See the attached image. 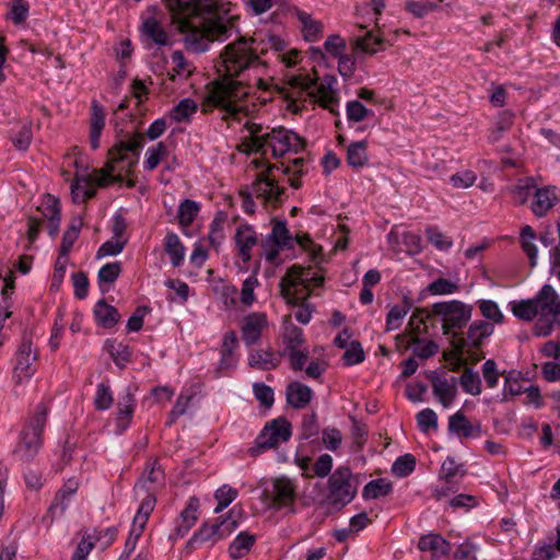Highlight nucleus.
Returning <instances> with one entry per match:
<instances>
[{
  "instance_id": "1",
  "label": "nucleus",
  "mask_w": 560,
  "mask_h": 560,
  "mask_svg": "<svg viewBox=\"0 0 560 560\" xmlns=\"http://www.w3.org/2000/svg\"><path fill=\"white\" fill-rule=\"evenodd\" d=\"M228 19H234L235 26L230 31L225 39L233 32L237 34V37L229 43L219 55L217 69L222 77L212 82V86L201 105V112L209 114L213 108H219L224 110L229 117L238 119V115L244 114L245 108L237 103L245 98L249 91L245 82L235 79L249 69L266 66V62L260 57L267 52L268 48L264 40L241 34L237 25L240 18L237 15H232Z\"/></svg>"
},
{
  "instance_id": "2",
  "label": "nucleus",
  "mask_w": 560,
  "mask_h": 560,
  "mask_svg": "<svg viewBox=\"0 0 560 560\" xmlns=\"http://www.w3.org/2000/svg\"><path fill=\"white\" fill-rule=\"evenodd\" d=\"M172 13V24L184 34L187 50L203 52L215 40L222 42L235 26L234 19L218 15L217 0H163Z\"/></svg>"
},
{
  "instance_id": "3",
  "label": "nucleus",
  "mask_w": 560,
  "mask_h": 560,
  "mask_svg": "<svg viewBox=\"0 0 560 560\" xmlns=\"http://www.w3.org/2000/svg\"><path fill=\"white\" fill-rule=\"evenodd\" d=\"M144 145V135L141 132L129 133L117 138L107 152L105 165L95 170V176L75 177L71 184L73 202H84L96 195L91 187L95 183L98 187H107L113 183H121L122 174L130 175L139 162L140 152Z\"/></svg>"
},
{
  "instance_id": "4",
  "label": "nucleus",
  "mask_w": 560,
  "mask_h": 560,
  "mask_svg": "<svg viewBox=\"0 0 560 560\" xmlns=\"http://www.w3.org/2000/svg\"><path fill=\"white\" fill-rule=\"evenodd\" d=\"M332 77H325L324 82L318 83L317 78L310 74L291 75L285 86H277L278 93L288 102L287 108L294 114L302 112L308 97L318 101L324 107L334 102Z\"/></svg>"
},
{
  "instance_id": "5",
  "label": "nucleus",
  "mask_w": 560,
  "mask_h": 560,
  "mask_svg": "<svg viewBox=\"0 0 560 560\" xmlns=\"http://www.w3.org/2000/svg\"><path fill=\"white\" fill-rule=\"evenodd\" d=\"M512 312L516 317L527 322L539 316V322L546 324L549 329L552 324L560 326V299L550 284H544L534 299L514 303Z\"/></svg>"
},
{
  "instance_id": "6",
  "label": "nucleus",
  "mask_w": 560,
  "mask_h": 560,
  "mask_svg": "<svg viewBox=\"0 0 560 560\" xmlns=\"http://www.w3.org/2000/svg\"><path fill=\"white\" fill-rule=\"evenodd\" d=\"M324 279L322 271L316 268L293 265L280 280V293L288 304H299L302 295L310 296L312 288L320 287Z\"/></svg>"
},
{
  "instance_id": "7",
  "label": "nucleus",
  "mask_w": 560,
  "mask_h": 560,
  "mask_svg": "<svg viewBox=\"0 0 560 560\" xmlns=\"http://www.w3.org/2000/svg\"><path fill=\"white\" fill-rule=\"evenodd\" d=\"M47 422V407L38 404L34 413L23 427L13 450V457L21 464L31 463L43 445V433Z\"/></svg>"
},
{
  "instance_id": "8",
  "label": "nucleus",
  "mask_w": 560,
  "mask_h": 560,
  "mask_svg": "<svg viewBox=\"0 0 560 560\" xmlns=\"http://www.w3.org/2000/svg\"><path fill=\"white\" fill-rule=\"evenodd\" d=\"M305 160L296 158L291 161V164H285L283 161L279 164H269L267 170L259 173L253 183L255 196L261 199L264 203H271L277 206L282 201L284 188L278 185V180L271 176L273 170H282L287 175H302L303 165Z\"/></svg>"
},
{
  "instance_id": "9",
  "label": "nucleus",
  "mask_w": 560,
  "mask_h": 560,
  "mask_svg": "<svg viewBox=\"0 0 560 560\" xmlns=\"http://www.w3.org/2000/svg\"><path fill=\"white\" fill-rule=\"evenodd\" d=\"M494 331V326L490 322L475 320L465 334L453 332L451 343L460 346L470 359V364H477L485 359L486 353L481 351L485 339L490 337Z\"/></svg>"
},
{
  "instance_id": "10",
  "label": "nucleus",
  "mask_w": 560,
  "mask_h": 560,
  "mask_svg": "<svg viewBox=\"0 0 560 560\" xmlns=\"http://www.w3.org/2000/svg\"><path fill=\"white\" fill-rule=\"evenodd\" d=\"M254 143L256 148H261V154L266 153V148H270L273 158H281L288 152L298 153L305 148L304 138L284 127L272 128L262 138H255Z\"/></svg>"
},
{
  "instance_id": "11",
  "label": "nucleus",
  "mask_w": 560,
  "mask_h": 560,
  "mask_svg": "<svg viewBox=\"0 0 560 560\" xmlns=\"http://www.w3.org/2000/svg\"><path fill=\"white\" fill-rule=\"evenodd\" d=\"M292 435V425L285 417H278L265 424L256 436L253 446L247 450L252 457H257L280 443L288 442Z\"/></svg>"
},
{
  "instance_id": "12",
  "label": "nucleus",
  "mask_w": 560,
  "mask_h": 560,
  "mask_svg": "<svg viewBox=\"0 0 560 560\" xmlns=\"http://www.w3.org/2000/svg\"><path fill=\"white\" fill-rule=\"evenodd\" d=\"M432 313L434 316L441 317L443 334L453 335L454 330L462 329L470 320L472 306L462 301L452 300L434 303Z\"/></svg>"
},
{
  "instance_id": "13",
  "label": "nucleus",
  "mask_w": 560,
  "mask_h": 560,
  "mask_svg": "<svg viewBox=\"0 0 560 560\" xmlns=\"http://www.w3.org/2000/svg\"><path fill=\"white\" fill-rule=\"evenodd\" d=\"M328 501L341 509L350 502V468L338 467L328 479Z\"/></svg>"
},
{
  "instance_id": "14",
  "label": "nucleus",
  "mask_w": 560,
  "mask_h": 560,
  "mask_svg": "<svg viewBox=\"0 0 560 560\" xmlns=\"http://www.w3.org/2000/svg\"><path fill=\"white\" fill-rule=\"evenodd\" d=\"M296 498V485L290 478L281 476L272 480L271 508L278 511L291 508V512H294Z\"/></svg>"
},
{
  "instance_id": "15",
  "label": "nucleus",
  "mask_w": 560,
  "mask_h": 560,
  "mask_svg": "<svg viewBox=\"0 0 560 560\" xmlns=\"http://www.w3.org/2000/svg\"><path fill=\"white\" fill-rule=\"evenodd\" d=\"M434 317L433 313H429L424 308H416L411 315L406 332L396 337L397 347L399 342L407 339L408 343L417 345L421 342L420 336L428 332V320H432Z\"/></svg>"
},
{
  "instance_id": "16",
  "label": "nucleus",
  "mask_w": 560,
  "mask_h": 560,
  "mask_svg": "<svg viewBox=\"0 0 560 560\" xmlns=\"http://www.w3.org/2000/svg\"><path fill=\"white\" fill-rule=\"evenodd\" d=\"M165 479L164 470L162 469L158 458L147 462L143 472L135 486V489H144L149 493H154L155 490L163 486Z\"/></svg>"
},
{
  "instance_id": "17",
  "label": "nucleus",
  "mask_w": 560,
  "mask_h": 560,
  "mask_svg": "<svg viewBox=\"0 0 560 560\" xmlns=\"http://www.w3.org/2000/svg\"><path fill=\"white\" fill-rule=\"evenodd\" d=\"M429 377L434 396L444 407H448L457 395V380L452 377L451 382H448L446 378H441L436 372H430Z\"/></svg>"
},
{
  "instance_id": "18",
  "label": "nucleus",
  "mask_w": 560,
  "mask_h": 560,
  "mask_svg": "<svg viewBox=\"0 0 560 560\" xmlns=\"http://www.w3.org/2000/svg\"><path fill=\"white\" fill-rule=\"evenodd\" d=\"M385 48L384 37L373 34L372 31H368L363 35L357 36L354 43H352V59L359 54L372 56Z\"/></svg>"
},
{
  "instance_id": "19",
  "label": "nucleus",
  "mask_w": 560,
  "mask_h": 560,
  "mask_svg": "<svg viewBox=\"0 0 560 560\" xmlns=\"http://www.w3.org/2000/svg\"><path fill=\"white\" fill-rule=\"evenodd\" d=\"M234 238L238 248V256L244 262H248L252 258L250 250L258 243L254 228L248 224L240 225Z\"/></svg>"
},
{
  "instance_id": "20",
  "label": "nucleus",
  "mask_w": 560,
  "mask_h": 560,
  "mask_svg": "<svg viewBox=\"0 0 560 560\" xmlns=\"http://www.w3.org/2000/svg\"><path fill=\"white\" fill-rule=\"evenodd\" d=\"M105 109L96 100L91 103L90 143L93 150L100 148V139L105 127Z\"/></svg>"
},
{
  "instance_id": "21",
  "label": "nucleus",
  "mask_w": 560,
  "mask_h": 560,
  "mask_svg": "<svg viewBox=\"0 0 560 560\" xmlns=\"http://www.w3.org/2000/svg\"><path fill=\"white\" fill-rule=\"evenodd\" d=\"M448 430L460 438H477L481 434V424H472L462 411H457L448 419Z\"/></svg>"
},
{
  "instance_id": "22",
  "label": "nucleus",
  "mask_w": 560,
  "mask_h": 560,
  "mask_svg": "<svg viewBox=\"0 0 560 560\" xmlns=\"http://www.w3.org/2000/svg\"><path fill=\"white\" fill-rule=\"evenodd\" d=\"M270 244L285 247L287 249L293 248V236H291L284 220H272L271 233L262 241L261 245L267 247Z\"/></svg>"
},
{
  "instance_id": "23",
  "label": "nucleus",
  "mask_w": 560,
  "mask_h": 560,
  "mask_svg": "<svg viewBox=\"0 0 560 560\" xmlns=\"http://www.w3.org/2000/svg\"><path fill=\"white\" fill-rule=\"evenodd\" d=\"M282 341L284 348L280 351V355L283 357L287 354L288 350L301 348L305 343L303 329L291 322L290 315L285 316L283 320Z\"/></svg>"
},
{
  "instance_id": "24",
  "label": "nucleus",
  "mask_w": 560,
  "mask_h": 560,
  "mask_svg": "<svg viewBox=\"0 0 560 560\" xmlns=\"http://www.w3.org/2000/svg\"><path fill=\"white\" fill-rule=\"evenodd\" d=\"M78 490V482L74 480H68L56 493L54 501L51 502L48 514L54 518L57 514L62 515L68 509L71 497Z\"/></svg>"
},
{
  "instance_id": "25",
  "label": "nucleus",
  "mask_w": 560,
  "mask_h": 560,
  "mask_svg": "<svg viewBox=\"0 0 560 560\" xmlns=\"http://www.w3.org/2000/svg\"><path fill=\"white\" fill-rule=\"evenodd\" d=\"M532 203V211L536 217L546 215L557 203V195L555 189L549 187L536 188Z\"/></svg>"
},
{
  "instance_id": "26",
  "label": "nucleus",
  "mask_w": 560,
  "mask_h": 560,
  "mask_svg": "<svg viewBox=\"0 0 560 560\" xmlns=\"http://www.w3.org/2000/svg\"><path fill=\"white\" fill-rule=\"evenodd\" d=\"M266 322V315L258 313L250 314L245 318L242 327V337L247 346H252L259 340Z\"/></svg>"
},
{
  "instance_id": "27",
  "label": "nucleus",
  "mask_w": 560,
  "mask_h": 560,
  "mask_svg": "<svg viewBox=\"0 0 560 560\" xmlns=\"http://www.w3.org/2000/svg\"><path fill=\"white\" fill-rule=\"evenodd\" d=\"M418 548L421 551H431L433 558H439L451 551V544L441 535L431 533L419 538Z\"/></svg>"
},
{
  "instance_id": "28",
  "label": "nucleus",
  "mask_w": 560,
  "mask_h": 560,
  "mask_svg": "<svg viewBox=\"0 0 560 560\" xmlns=\"http://www.w3.org/2000/svg\"><path fill=\"white\" fill-rule=\"evenodd\" d=\"M96 324L103 328L110 329L120 320L118 310L109 305L104 299L100 300L94 307Z\"/></svg>"
},
{
  "instance_id": "29",
  "label": "nucleus",
  "mask_w": 560,
  "mask_h": 560,
  "mask_svg": "<svg viewBox=\"0 0 560 560\" xmlns=\"http://www.w3.org/2000/svg\"><path fill=\"white\" fill-rule=\"evenodd\" d=\"M287 401L295 409L304 408L312 399V389L300 382H292L287 387Z\"/></svg>"
},
{
  "instance_id": "30",
  "label": "nucleus",
  "mask_w": 560,
  "mask_h": 560,
  "mask_svg": "<svg viewBox=\"0 0 560 560\" xmlns=\"http://www.w3.org/2000/svg\"><path fill=\"white\" fill-rule=\"evenodd\" d=\"M282 357L280 352L276 354L272 350H258L250 353L248 364L252 368L268 371L279 366Z\"/></svg>"
},
{
  "instance_id": "31",
  "label": "nucleus",
  "mask_w": 560,
  "mask_h": 560,
  "mask_svg": "<svg viewBox=\"0 0 560 560\" xmlns=\"http://www.w3.org/2000/svg\"><path fill=\"white\" fill-rule=\"evenodd\" d=\"M220 539L214 523L205 522L188 540L186 548L194 550L197 548V546H200L205 542L210 541L211 544H215Z\"/></svg>"
},
{
  "instance_id": "32",
  "label": "nucleus",
  "mask_w": 560,
  "mask_h": 560,
  "mask_svg": "<svg viewBox=\"0 0 560 560\" xmlns=\"http://www.w3.org/2000/svg\"><path fill=\"white\" fill-rule=\"evenodd\" d=\"M142 33L159 46L170 44L168 34L155 18H148L142 23Z\"/></svg>"
},
{
  "instance_id": "33",
  "label": "nucleus",
  "mask_w": 560,
  "mask_h": 560,
  "mask_svg": "<svg viewBox=\"0 0 560 560\" xmlns=\"http://www.w3.org/2000/svg\"><path fill=\"white\" fill-rule=\"evenodd\" d=\"M256 536L248 532H241L229 546V555L232 559H240L247 555L255 545Z\"/></svg>"
},
{
  "instance_id": "34",
  "label": "nucleus",
  "mask_w": 560,
  "mask_h": 560,
  "mask_svg": "<svg viewBox=\"0 0 560 560\" xmlns=\"http://www.w3.org/2000/svg\"><path fill=\"white\" fill-rule=\"evenodd\" d=\"M241 512L236 513L233 508L226 515H221L213 522L220 540L230 536L238 527Z\"/></svg>"
},
{
  "instance_id": "35",
  "label": "nucleus",
  "mask_w": 560,
  "mask_h": 560,
  "mask_svg": "<svg viewBox=\"0 0 560 560\" xmlns=\"http://www.w3.org/2000/svg\"><path fill=\"white\" fill-rule=\"evenodd\" d=\"M118 411L116 416V424L120 431H124L129 425L133 409H135V397L131 393H127L121 400L117 404Z\"/></svg>"
},
{
  "instance_id": "36",
  "label": "nucleus",
  "mask_w": 560,
  "mask_h": 560,
  "mask_svg": "<svg viewBox=\"0 0 560 560\" xmlns=\"http://www.w3.org/2000/svg\"><path fill=\"white\" fill-rule=\"evenodd\" d=\"M164 250L171 257V262L174 267L182 265L185 256V246L174 232L166 234Z\"/></svg>"
},
{
  "instance_id": "37",
  "label": "nucleus",
  "mask_w": 560,
  "mask_h": 560,
  "mask_svg": "<svg viewBox=\"0 0 560 560\" xmlns=\"http://www.w3.org/2000/svg\"><path fill=\"white\" fill-rule=\"evenodd\" d=\"M299 21L303 24L304 38L307 42L317 40L322 34L324 25L320 21L312 19V16L304 11H296Z\"/></svg>"
},
{
  "instance_id": "38",
  "label": "nucleus",
  "mask_w": 560,
  "mask_h": 560,
  "mask_svg": "<svg viewBox=\"0 0 560 560\" xmlns=\"http://www.w3.org/2000/svg\"><path fill=\"white\" fill-rule=\"evenodd\" d=\"M412 307V301L408 296H404L400 304L390 307L386 316V331L397 329L400 326L401 319Z\"/></svg>"
},
{
  "instance_id": "39",
  "label": "nucleus",
  "mask_w": 560,
  "mask_h": 560,
  "mask_svg": "<svg viewBox=\"0 0 560 560\" xmlns=\"http://www.w3.org/2000/svg\"><path fill=\"white\" fill-rule=\"evenodd\" d=\"M324 46H325L326 51L328 54H330L332 57L340 58V62H339L340 73L346 77L347 72H343V69H346L348 67L347 66V57L342 56V54L346 49V46H347L346 40L341 36L334 34V35H330L327 37Z\"/></svg>"
},
{
  "instance_id": "40",
  "label": "nucleus",
  "mask_w": 560,
  "mask_h": 560,
  "mask_svg": "<svg viewBox=\"0 0 560 560\" xmlns=\"http://www.w3.org/2000/svg\"><path fill=\"white\" fill-rule=\"evenodd\" d=\"M197 109V103L192 98L186 97L180 100L177 105L172 108L170 117L176 122L190 121L191 116Z\"/></svg>"
},
{
  "instance_id": "41",
  "label": "nucleus",
  "mask_w": 560,
  "mask_h": 560,
  "mask_svg": "<svg viewBox=\"0 0 560 560\" xmlns=\"http://www.w3.org/2000/svg\"><path fill=\"white\" fill-rule=\"evenodd\" d=\"M200 211V206L198 202L191 199H185L182 201L178 206V224L182 228H188L192 224L196 217L198 215Z\"/></svg>"
},
{
  "instance_id": "42",
  "label": "nucleus",
  "mask_w": 560,
  "mask_h": 560,
  "mask_svg": "<svg viewBox=\"0 0 560 560\" xmlns=\"http://www.w3.org/2000/svg\"><path fill=\"white\" fill-rule=\"evenodd\" d=\"M392 490V482L384 478H380L368 482L363 489L362 495L366 500L378 499L388 495Z\"/></svg>"
},
{
  "instance_id": "43",
  "label": "nucleus",
  "mask_w": 560,
  "mask_h": 560,
  "mask_svg": "<svg viewBox=\"0 0 560 560\" xmlns=\"http://www.w3.org/2000/svg\"><path fill=\"white\" fill-rule=\"evenodd\" d=\"M536 233L530 225H525L521 231V246L529 259L530 267L536 266L537 248L534 244Z\"/></svg>"
},
{
  "instance_id": "44",
  "label": "nucleus",
  "mask_w": 560,
  "mask_h": 560,
  "mask_svg": "<svg viewBox=\"0 0 560 560\" xmlns=\"http://www.w3.org/2000/svg\"><path fill=\"white\" fill-rule=\"evenodd\" d=\"M466 471L463 469L462 464H457L454 458L447 457L441 467L440 479L445 483H457V477L463 478Z\"/></svg>"
},
{
  "instance_id": "45",
  "label": "nucleus",
  "mask_w": 560,
  "mask_h": 560,
  "mask_svg": "<svg viewBox=\"0 0 560 560\" xmlns=\"http://www.w3.org/2000/svg\"><path fill=\"white\" fill-rule=\"evenodd\" d=\"M237 347V337L234 330L228 331L222 341L220 368L228 369L233 365V350Z\"/></svg>"
},
{
  "instance_id": "46",
  "label": "nucleus",
  "mask_w": 560,
  "mask_h": 560,
  "mask_svg": "<svg viewBox=\"0 0 560 560\" xmlns=\"http://www.w3.org/2000/svg\"><path fill=\"white\" fill-rule=\"evenodd\" d=\"M514 124V113L511 110H503L499 114L495 127L489 135V141L491 143L498 142L503 132L509 131Z\"/></svg>"
},
{
  "instance_id": "47",
  "label": "nucleus",
  "mask_w": 560,
  "mask_h": 560,
  "mask_svg": "<svg viewBox=\"0 0 560 560\" xmlns=\"http://www.w3.org/2000/svg\"><path fill=\"white\" fill-rule=\"evenodd\" d=\"M452 350L444 351L443 358L450 362V370L453 372L459 371L460 368L466 366L470 363L469 357L466 354V351L454 343H451Z\"/></svg>"
},
{
  "instance_id": "48",
  "label": "nucleus",
  "mask_w": 560,
  "mask_h": 560,
  "mask_svg": "<svg viewBox=\"0 0 560 560\" xmlns=\"http://www.w3.org/2000/svg\"><path fill=\"white\" fill-rule=\"evenodd\" d=\"M106 349L112 359L118 366H124L131 358V350L127 345L116 342L115 340L106 341Z\"/></svg>"
},
{
  "instance_id": "49",
  "label": "nucleus",
  "mask_w": 560,
  "mask_h": 560,
  "mask_svg": "<svg viewBox=\"0 0 560 560\" xmlns=\"http://www.w3.org/2000/svg\"><path fill=\"white\" fill-rule=\"evenodd\" d=\"M459 384L464 392L477 396L481 393V380L478 373L470 368H466L459 377Z\"/></svg>"
},
{
  "instance_id": "50",
  "label": "nucleus",
  "mask_w": 560,
  "mask_h": 560,
  "mask_svg": "<svg viewBox=\"0 0 560 560\" xmlns=\"http://www.w3.org/2000/svg\"><path fill=\"white\" fill-rule=\"evenodd\" d=\"M47 220L61 217V207L59 198L51 194L43 196V202L36 208Z\"/></svg>"
},
{
  "instance_id": "51",
  "label": "nucleus",
  "mask_w": 560,
  "mask_h": 560,
  "mask_svg": "<svg viewBox=\"0 0 560 560\" xmlns=\"http://www.w3.org/2000/svg\"><path fill=\"white\" fill-rule=\"evenodd\" d=\"M37 359V354L34 353L33 357H16V364L14 368V377L16 383H22L23 380L30 378L35 369L32 368V362Z\"/></svg>"
},
{
  "instance_id": "52",
  "label": "nucleus",
  "mask_w": 560,
  "mask_h": 560,
  "mask_svg": "<svg viewBox=\"0 0 560 560\" xmlns=\"http://www.w3.org/2000/svg\"><path fill=\"white\" fill-rule=\"evenodd\" d=\"M155 502L156 498L154 493L147 492L145 498L142 500L138 509L137 515L133 518V525L139 524V527L144 528L145 523L154 509Z\"/></svg>"
},
{
  "instance_id": "53",
  "label": "nucleus",
  "mask_w": 560,
  "mask_h": 560,
  "mask_svg": "<svg viewBox=\"0 0 560 560\" xmlns=\"http://www.w3.org/2000/svg\"><path fill=\"white\" fill-rule=\"evenodd\" d=\"M167 147L164 142L160 141L154 147H150L147 151V160L144 161V168L153 171L160 162L166 156Z\"/></svg>"
},
{
  "instance_id": "54",
  "label": "nucleus",
  "mask_w": 560,
  "mask_h": 560,
  "mask_svg": "<svg viewBox=\"0 0 560 560\" xmlns=\"http://www.w3.org/2000/svg\"><path fill=\"white\" fill-rule=\"evenodd\" d=\"M237 490L230 487L229 485H223L220 487L214 493V498L218 501V505L215 506L214 512L220 513L225 508H228L237 498Z\"/></svg>"
},
{
  "instance_id": "55",
  "label": "nucleus",
  "mask_w": 560,
  "mask_h": 560,
  "mask_svg": "<svg viewBox=\"0 0 560 560\" xmlns=\"http://www.w3.org/2000/svg\"><path fill=\"white\" fill-rule=\"evenodd\" d=\"M416 468V458L411 454L399 456L392 466V472L397 477H406Z\"/></svg>"
},
{
  "instance_id": "56",
  "label": "nucleus",
  "mask_w": 560,
  "mask_h": 560,
  "mask_svg": "<svg viewBox=\"0 0 560 560\" xmlns=\"http://www.w3.org/2000/svg\"><path fill=\"white\" fill-rule=\"evenodd\" d=\"M536 188L535 180L532 177H527L524 180H521L517 186H515L512 190L513 201L516 205H524L529 199L532 192L530 190Z\"/></svg>"
},
{
  "instance_id": "57",
  "label": "nucleus",
  "mask_w": 560,
  "mask_h": 560,
  "mask_svg": "<svg viewBox=\"0 0 560 560\" xmlns=\"http://www.w3.org/2000/svg\"><path fill=\"white\" fill-rule=\"evenodd\" d=\"M114 401L113 394L110 387L106 383H100L97 385L95 398H94V407L96 410H107L112 407Z\"/></svg>"
},
{
  "instance_id": "58",
  "label": "nucleus",
  "mask_w": 560,
  "mask_h": 560,
  "mask_svg": "<svg viewBox=\"0 0 560 560\" xmlns=\"http://www.w3.org/2000/svg\"><path fill=\"white\" fill-rule=\"evenodd\" d=\"M478 306L481 315L491 320V324H501L503 322V314L495 302L491 300H481L478 302Z\"/></svg>"
},
{
  "instance_id": "59",
  "label": "nucleus",
  "mask_w": 560,
  "mask_h": 560,
  "mask_svg": "<svg viewBox=\"0 0 560 560\" xmlns=\"http://www.w3.org/2000/svg\"><path fill=\"white\" fill-rule=\"evenodd\" d=\"M30 4L25 0H12L8 19L15 25H20L27 19Z\"/></svg>"
},
{
  "instance_id": "60",
  "label": "nucleus",
  "mask_w": 560,
  "mask_h": 560,
  "mask_svg": "<svg viewBox=\"0 0 560 560\" xmlns=\"http://www.w3.org/2000/svg\"><path fill=\"white\" fill-rule=\"evenodd\" d=\"M121 272V262L115 261V262H108L104 265L97 275V279L100 282V285L102 283H113L115 282L119 275Z\"/></svg>"
},
{
  "instance_id": "61",
  "label": "nucleus",
  "mask_w": 560,
  "mask_h": 560,
  "mask_svg": "<svg viewBox=\"0 0 560 560\" xmlns=\"http://www.w3.org/2000/svg\"><path fill=\"white\" fill-rule=\"evenodd\" d=\"M417 423L421 432L428 433L438 429V416L432 409L425 408L417 415Z\"/></svg>"
},
{
  "instance_id": "62",
  "label": "nucleus",
  "mask_w": 560,
  "mask_h": 560,
  "mask_svg": "<svg viewBox=\"0 0 560 560\" xmlns=\"http://www.w3.org/2000/svg\"><path fill=\"white\" fill-rule=\"evenodd\" d=\"M319 433V424L315 412L303 416L301 427V438L308 440L317 436Z\"/></svg>"
},
{
  "instance_id": "63",
  "label": "nucleus",
  "mask_w": 560,
  "mask_h": 560,
  "mask_svg": "<svg viewBox=\"0 0 560 560\" xmlns=\"http://www.w3.org/2000/svg\"><path fill=\"white\" fill-rule=\"evenodd\" d=\"M438 9V5L432 2H420L409 0L405 3V10L417 19L424 18L429 12Z\"/></svg>"
},
{
  "instance_id": "64",
  "label": "nucleus",
  "mask_w": 560,
  "mask_h": 560,
  "mask_svg": "<svg viewBox=\"0 0 560 560\" xmlns=\"http://www.w3.org/2000/svg\"><path fill=\"white\" fill-rule=\"evenodd\" d=\"M94 537L85 532L81 541L78 544L71 560H86L90 552L94 549Z\"/></svg>"
}]
</instances>
